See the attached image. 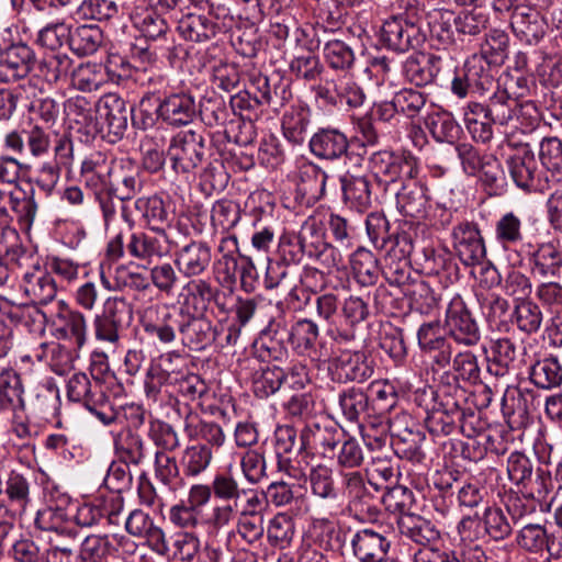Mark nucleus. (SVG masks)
<instances>
[{"instance_id": "nucleus-1", "label": "nucleus", "mask_w": 562, "mask_h": 562, "mask_svg": "<svg viewBox=\"0 0 562 562\" xmlns=\"http://www.w3.org/2000/svg\"><path fill=\"white\" fill-rule=\"evenodd\" d=\"M417 2V0H414ZM404 20L393 18L383 23L381 40L396 52L414 49L404 64V72L416 88L422 87V66L419 63V47L422 46V25L417 3H408Z\"/></svg>"}, {"instance_id": "nucleus-2", "label": "nucleus", "mask_w": 562, "mask_h": 562, "mask_svg": "<svg viewBox=\"0 0 562 562\" xmlns=\"http://www.w3.org/2000/svg\"><path fill=\"white\" fill-rule=\"evenodd\" d=\"M170 252L169 238L165 229L135 231L127 239L123 232L112 236L105 248L109 260L117 261L125 256L147 263L160 260Z\"/></svg>"}, {"instance_id": "nucleus-3", "label": "nucleus", "mask_w": 562, "mask_h": 562, "mask_svg": "<svg viewBox=\"0 0 562 562\" xmlns=\"http://www.w3.org/2000/svg\"><path fill=\"white\" fill-rule=\"evenodd\" d=\"M382 503L390 513L397 514L401 535L417 546L422 543V504L412 490L404 485L386 486Z\"/></svg>"}, {"instance_id": "nucleus-4", "label": "nucleus", "mask_w": 562, "mask_h": 562, "mask_svg": "<svg viewBox=\"0 0 562 562\" xmlns=\"http://www.w3.org/2000/svg\"><path fill=\"white\" fill-rule=\"evenodd\" d=\"M396 202L404 220L400 222L394 237L395 249L402 256H407L414 252L420 240L422 186H402Z\"/></svg>"}, {"instance_id": "nucleus-5", "label": "nucleus", "mask_w": 562, "mask_h": 562, "mask_svg": "<svg viewBox=\"0 0 562 562\" xmlns=\"http://www.w3.org/2000/svg\"><path fill=\"white\" fill-rule=\"evenodd\" d=\"M67 397L71 402L81 403L100 422H110L115 417L104 386L98 380L92 381L86 373H74L69 378Z\"/></svg>"}, {"instance_id": "nucleus-6", "label": "nucleus", "mask_w": 562, "mask_h": 562, "mask_svg": "<svg viewBox=\"0 0 562 562\" xmlns=\"http://www.w3.org/2000/svg\"><path fill=\"white\" fill-rule=\"evenodd\" d=\"M514 183L527 192H543L549 188V180L539 166L533 151L528 145L520 146L506 160Z\"/></svg>"}, {"instance_id": "nucleus-7", "label": "nucleus", "mask_w": 562, "mask_h": 562, "mask_svg": "<svg viewBox=\"0 0 562 562\" xmlns=\"http://www.w3.org/2000/svg\"><path fill=\"white\" fill-rule=\"evenodd\" d=\"M131 319L132 312L125 299L108 297L102 312L93 319L95 338L115 346Z\"/></svg>"}, {"instance_id": "nucleus-8", "label": "nucleus", "mask_w": 562, "mask_h": 562, "mask_svg": "<svg viewBox=\"0 0 562 562\" xmlns=\"http://www.w3.org/2000/svg\"><path fill=\"white\" fill-rule=\"evenodd\" d=\"M167 156L177 173H191L203 160L204 137L194 131L180 132L172 137Z\"/></svg>"}, {"instance_id": "nucleus-9", "label": "nucleus", "mask_w": 562, "mask_h": 562, "mask_svg": "<svg viewBox=\"0 0 562 562\" xmlns=\"http://www.w3.org/2000/svg\"><path fill=\"white\" fill-rule=\"evenodd\" d=\"M521 252L528 258L532 276L542 279L557 278L562 270V247L558 239H550L533 246L531 243L522 244Z\"/></svg>"}, {"instance_id": "nucleus-10", "label": "nucleus", "mask_w": 562, "mask_h": 562, "mask_svg": "<svg viewBox=\"0 0 562 562\" xmlns=\"http://www.w3.org/2000/svg\"><path fill=\"white\" fill-rule=\"evenodd\" d=\"M447 335L449 333L441 318H424V364L430 367L434 374L450 363L451 347Z\"/></svg>"}, {"instance_id": "nucleus-11", "label": "nucleus", "mask_w": 562, "mask_h": 562, "mask_svg": "<svg viewBox=\"0 0 562 562\" xmlns=\"http://www.w3.org/2000/svg\"><path fill=\"white\" fill-rule=\"evenodd\" d=\"M156 102L158 117L175 127L192 123L199 114V104L190 91L170 92L162 99L157 97Z\"/></svg>"}, {"instance_id": "nucleus-12", "label": "nucleus", "mask_w": 562, "mask_h": 562, "mask_svg": "<svg viewBox=\"0 0 562 562\" xmlns=\"http://www.w3.org/2000/svg\"><path fill=\"white\" fill-rule=\"evenodd\" d=\"M133 108L117 93H106L95 103L97 120L101 128H106L108 134L113 136L112 142L121 139L128 126V117Z\"/></svg>"}, {"instance_id": "nucleus-13", "label": "nucleus", "mask_w": 562, "mask_h": 562, "mask_svg": "<svg viewBox=\"0 0 562 562\" xmlns=\"http://www.w3.org/2000/svg\"><path fill=\"white\" fill-rule=\"evenodd\" d=\"M395 244L391 247L386 255V263L383 268V276L391 284H397L400 286H406L404 290L405 295L409 296L411 308L414 304H418L416 291L412 290L411 286L416 285L422 280V271L418 268L413 267L412 254L402 256L400 251H396Z\"/></svg>"}, {"instance_id": "nucleus-14", "label": "nucleus", "mask_w": 562, "mask_h": 562, "mask_svg": "<svg viewBox=\"0 0 562 562\" xmlns=\"http://www.w3.org/2000/svg\"><path fill=\"white\" fill-rule=\"evenodd\" d=\"M143 188L140 168L128 157L112 159L109 190L121 202L133 199Z\"/></svg>"}, {"instance_id": "nucleus-15", "label": "nucleus", "mask_w": 562, "mask_h": 562, "mask_svg": "<svg viewBox=\"0 0 562 562\" xmlns=\"http://www.w3.org/2000/svg\"><path fill=\"white\" fill-rule=\"evenodd\" d=\"M446 328L456 341L467 346L475 345L480 340V330L462 300H452L445 318Z\"/></svg>"}, {"instance_id": "nucleus-16", "label": "nucleus", "mask_w": 562, "mask_h": 562, "mask_svg": "<svg viewBox=\"0 0 562 562\" xmlns=\"http://www.w3.org/2000/svg\"><path fill=\"white\" fill-rule=\"evenodd\" d=\"M438 389L436 385L424 387V404L426 405L427 416L424 418V426L430 435H449L454 428L456 420H460L463 413L459 409L451 412L442 408V403H437Z\"/></svg>"}, {"instance_id": "nucleus-17", "label": "nucleus", "mask_w": 562, "mask_h": 562, "mask_svg": "<svg viewBox=\"0 0 562 562\" xmlns=\"http://www.w3.org/2000/svg\"><path fill=\"white\" fill-rule=\"evenodd\" d=\"M178 313L181 340L191 350H202L216 341V336L221 337L217 327H213L203 315L184 314L182 310Z\"/></svg>"}, {"instance_id": "nucleus-18", "label": "nucleus", "mask_w": 562, "mask_h": 562, "mask_svg": "<svg viewBox=\"0 0 562 562\" xmlns=\"http://www.w3.org/2000/svg\"><path fill=\"white\" fill-rule=\"evenodd\" d=\"M453 247L465 266H475L486 255L485 245L477 226L473 223H461L452 231Z\"/></svg>"}, {"instance_id": "nucleus-19", "label": "nucleus", "mask_w": 562, "mask_h": 562, "mask_svg": "<svg viewBox=\"0 0 562 562\" xmlns=\"http://www.w3.org/2000/svg\"><path fill=\"white\" fill-rule=\"evenodd\" d=\"M353 555L359 562H385L391 548L390 540L373 528H363L351 537Z\"/></svg>"}, {"instance_id": "nucleus-20", "label": "nucleus", "mask_w": 562, "mask_h": 562, "mask_svg": "<svg viewBox=\"0 0 562 562\" xmlns=\"http://www.w3.org/2000/svg\"><path fill=\"white\" fill-rule=\"evenodd\" d=\"M34 63L35 54L29 45L12 44L0 55V81L11 82L25 78Z\"/></svg>"}, {"instance_id": "nucleus-21", "label": "nucleus", "mask_w": 562, "mask_h": 562, "mask_svg": "<svg viewBox=\"0 0 562 562\" xmlns=\"http://www.w3.org/2000/svg\"><path fill=\"white\" fill-rule=\"evenodd\" d=\"M308 147L314 156L325 160H337L351 155L346 134L335 127L318 128L310 138Z\"/></svg>"}, {"instance_id": "nucleus-22", "label": "nucleus", "mask_w": 562, "mask_h": 562, "mask_svg": "<svg viewBox=\"0 0 562 562\" xmlns=\"http://www.w3.org/2000/svg\"><path fill=\"white\" fill-rule=\"evenodd\" d=\"M334 374L340 382H364L373 374V366L363 351L340 350L333 361Z\"/></svg>"}, {"instance_id": "nucleus-23", "label": "nucleus", "mask_w": 562, "mask_h": 562, "mask_svg": "<svg viewBox=\"0 0 562 562\" xmlns=\"http://www.w3.org/2000/svg\"><path fill=\"white\" fill-rule=\"evenodd\" d=\"M212 261L211 247L201 240H191L175 254V265L186 278L203 274Z\"/></svg>"}, {"instance_id": "nucleus-24", "label": "nucleus", "mask_w": 562, "mask_h": 562, "mask_svg": "<svg viewBox=\"0 0 562 562\" xmlns=\"http://www.w3.org/2000/svg\"><path fill=\"white\" fill-rule=\"evenodd\" d=\"M510 26L517 37L528 45L537 44L546 34L547 23L540 12L521 5L512 14Z\"/></svg>"}, {"instance_id": "nucleus-25", "label": "nucleus", "mask_w": 562, "mask_h": 562, "mask_svg": "<svg viewBox=\"0 0 562 562\" xmlns=\"http://www.w3.org/2000/svg\"><path fill=\"white\" fill-rule=\"evenodd\" d=\"M339 431L330 425L318 423L306 425L301 432L299 451L327 457L339 443Z\"/></svg>"}, {"instance_id": "nucleus-26", "label": "nucleus", "mask_w": 562, "mask_h": 562, "mask_svg": "<svg viewBox=\"0 0 562 562\" xmlns=\"http://www.w3.org/2000/svg\"><path fill=\"white\" fill-rule=\"evenodd\" d=\"M20 289L35 304H47L57 294V284L53 276L40 267L23 274Z\"/></svg>"}, {"instance_id": "nucleus-27", "label": "nucleus", "mask_w": 562, "mask_h": 562, "mask_svg": "<svg viewBox=\"0 0 562 562\" xmlns=\"http://www.w3.org/2000/svg\"><path fill=\"white\" fill-rule=\"evenodd\" d=\"M217 289L204 279H192L181 290V308L184 314L204 315L215 299Z\"/></svg>"}, {"instance_id": "nucleus-28", "label": "nucleus", "mask_w": 562, "mask_h": 562, "mask_svg": "<svg viewBox=\"0 0 562 562\" xmlns=\"http://www.w3.org/2000/svg\"><path fill=\"white\" fill-rule=\"evenodd\" d=\"M25 409L24 386L19 372L4 369L0 372V413Z\"/></svg>"}, {"instance_id": "nucleus-29", "label": "nucleus", "mask_w": 562, "mask_h": 562, "mask_svg": "<svg viewBox=\"0 0 562 562\" xmlns=\"http://www.w3.org/2000/svg\"><path fill=\"white\" fill-rule=\"evenodd\" d=\"M177 30L186 41L204 43L214 38L220 27L212 18L190 12L178 21Z\"/></svg>"}, {"instance_id": "nucleus-30", "label": "nucleus", "mask_w": 562, "mask_h": 562, "mask_svg": "<svg viewBox=\"0 0 562 562\" xmlns=\"http://www.w3.org/2000/svg\"><path fill=\"white\" fill-rule=\"evenodd\" d=\"M319 329L315 322L302 318L290 327V338L293 350L302 356H307L312 360H319L322 353L316 350Z\"/></svg>"}, {"instance_id": "nucleus-31", "label": "nucleus", "mask_w": 562, "mask_h": 562, "mask_svg": "<svg viewBox=\"0 0 562 562\" xmlns=\"http://www.w3.org/2000/svg\"><path fill=\"white\" fill-rule=\"evenodd\" d=\"M310 485L313 495L331 504V514H338L342 506V495L335 484L334 472L327 467L311 470Z\"/></svg>"}, {"instance_id": "nucleus-32", "label": "nucleus", "mask_w": 562, "mask_h": 562, "mask_svg": "<svg viewBox=\"0 0 562 562\" xmlns=\"http://www.w3.org/2000/svg\"><path fill=\"white\" fill-rule=\"evenodd\" d=\"M112 159L102 153H93L82 161L80 175L93 192L109 188Z\"/></svg>"}, {"instance_id": "nucleus-33", "label": "nucleus", "mask_w": 562, "mask_h": 562, "mask_svg": "<svg viewBox=\"0 0 562 562\" xmlns=\"http://www.w3.org/2000/svg\"><path fill=\"white\" fill-rule=\"evenodd\" d=\"M183 431L190 440H202L209 447H222L226 439L223 428L217 423L203 420L191 412L184 417Z\"/></svg>"}, {"instance_id": "nucleus-34", "label": "nucleus", "mask_w": 562, "mask_h": 562, "mask_svg": "<svg viewBox=\"0 0 562 562\" xmlns=\"http://www.w3.org/2000/svg\"><path fill=\"white\" fill-rule=\"evenodd\" d=\"M296 281H303V279L297 276V269L295 267L281 260H270L268 262L263 279V284L267 290L271 291L278 288L289 289V296L291 299H299L296 294Z\"/></svg>"}, {"instance_id": "nucleus-35", "label": "nucleus", "mask_w": 562, "mask_h": 562, "mask_svg": "<svg viewBox=\"0 0 562 562\" xmlns=\"http://www.w3.org/2000/svg\"><path fill=\"white\" fill-rule=\"evenodd\" d=\"M344 201L349 207L363 212L370 207L372 194L370 181L364 176L345 175L341 178Z\"/></svg>"}, {"instance_id": "nucleus-36", "label": "nucleus", "mask_w": 562, "mask_h": 562, "mask_svg": "<svg viewBox=\"0 0 562 562\" xmlns=\"http://www.w3.org/2000/svg\"><path fill=\"white\" fill-rule=\"evenodd\" d=\"M114 449L120 461L127 464L138 465L146 457L144 440L130 428L123 429L115 435Z\"/></svg>"}, {"instance_id": "nucleus-37", "label": "nucleus", "mask_w": 562, "mask_h": 562, "mask_svg": "<svg viewBox=\"0 0 562 562\" xmlns=\"http://www.w3.org/2000/svg\"><path fill=\"white\" fill-rule=\"evenodd\" d=\"M355 278L362 286H370L378 282L383 269L379 266L378 258L366 248H358L350 259Z\"/></svg>"}, {"instance_id": "nucleus-38", "label": "nucleus", "mask_w": 562, "mask_h": 562, "mask_svg": "<svg viewBox=\"0 0 562 562\" xmlns=\"http://www.w3.org/2000/svg\"><path fill=\"white\" fill-rule=\"evenodd\" d=\"M157 318L144 323V330L156 337L162 344H170L176 339V331H179V313L167 307L156 308Z\"/></svg>"}, {"instance_id": "nucleus-39", "label": "nucleus", "mask_w": 562, "mask_h": 562, "mask_svg": "<svg viewBox=\"0 0 562 562\" xmlns=\"http://www.w3.org/2000/svg\"><path fill=\"white\" fill-rule=\"evenodd\" d=\"M25 256L22 243L0 249V290L14 288Z\"/></svg>"}, {"instance_id": "nucleus-40", "label": "nucleus", "mask_w": 562, "mask_h": 562, "mask_svg": "<svg viewBox=\"0 0 562 562\" xmlns=\"http://www.w3.org/2000/svg\"><path fill=\"white\" fill-rule=\"evenodd\" d=\"M518 100L512 98L506 90H497L484 105L485 116L493 124L507 125L517 116Z\"/></svg>"}, {"instance_id": "nucleus-41", "label": "nucleus", "mask_w": 562, "mask_h": 562, "mask_svg": "<svg viewBox=\"0 0 562 562\" xmlns=\"http://www.w3.org/2000/svg\"><path fill=\"white\" fill-rule=\"evenodd\" d=\"M123 0H82L77 8V14L83 20L109 21L124 14Z\"/></svg>"}, {"instance_id": "nucleus-42", "label": "nucleus", "mask_w": 562, "mask_h": 562, "mask_svg": "<svg viewBox=\"0 0 562 562\" xmlns=\"http://www.w3.org/2000/svg\"><path fill=\"white\" fill-rule=\"evenodd\" d=\"M134 207L150 231L164 229L162 225L169 222V212L158 195L140 196Z\"/></svg>"}, {"instance_id": "nucleus-43", "label": "nucleus", "mask_w": 562, "mask_h": 562, "mask_svg": "<svg viewBox=\"0 0 562 562\" xmlns=\"http://www.w3.org/2000/svg\"><path fill=\"white\" fill-rule=\"evenodd\" d=\"M311 122L310 110L304 106H292L282 117V132L284 137L294 145L305 140Z\"/></svg>"}, {"instance_id": "nucleus-44", "label": "nucleus", "mask_w": 562, "mask_h": 562, "mask_svg": "<svg viewBox=\"0 0 562 562\" xmlns=\"http://www.w3.org/2000/svg\"><path fill=\"white\" fill-rule=\"evenodd\" d=\"M527 395L519 390H507L502 398V412L512 429L520 428L528 423Z\"/></svg>"}, {"instance_id": "nucleus-45", "label": "nucleus", "mask_w": 562, "mask_h": 562, "mask_svg": "<svg viewBox=\"0 0 562 562\" xmlns=\"http://www.w3.org/2000/svg\"><path fill=\"white\" fill-rule=\"evenodd\" d=\"M429 40L432 46L446 45L452 40V22L456 16L452 11L434 9L426 14Z\"/></svg>"}, {"instance_id": "nucleus-46", "label": "nucleus", "mask_w": 562, "mask_h": 562, "mask_svg": "<svg viewBox=\"0 0 562 562\" xmlns=\"http://www.w3.org/2000/svg\"><path fill=\"white\" fill-rule=\"evenodd\" d=\"M103 42V33L97 25H80L70 31L69 48L78 56L94 54Z\"/></svg>"}, {"instance_id": "nucleus-47", "label": "nucleus", "mask_w": 562, "mask_h": 562, "mask_svg": "<svg viewBox=\"0 0 562 562\" xmlns=\"http://www.w3.org/2000/svg\"><path fill=\"white\" fill-rule=\"evenodd\" d=\"M395 104L402 113L412 120L411 137L414 144H417L422 136L420 119L418 117L422 109V92L413 88H404L396 93Z\"/></svg>"}, {"instance_id": "nucleus-48", "label": "nucleus", "mask_w": 562, "mask_h": 562, "mask_svg": "<svg viewBox=\"0 0 562 562\" xmlns=\"http://www.w3.org/2000/svg\"><path fill=\"white\" fill-rule=\"evenodd\" d=\"M323 58L334 70L348 71L355 64V52L349 44L338 38L324 42Z\"/></svg>"}, {"instance_id": "nucleus-49", "label": "nucleus", "mask_w": 562, "mask_h": 562, "mask_svg": "<svg viewBox=\"0 0 562 562\" xmlns=\"http://www.w3.org/2000/svg\"><path fill=\"white\" fill-rule=\"evenodd\" d=\"M467 130L476 142L487 143L493 137V122L485 116L484 105L471 102L464 110Z\"/></svg>"}, {"instance_id": "nucleus-50", "label": "nucleus", "mask_w": 562, "mask_h": 562, "mask_svg": "<svg viewBox=\"0 0 562 562\" xmlns=\"http://www.w3.org/2000/svg\"><path fill=\"white\" fill-rule=\"evenodd\" d=\"M212 459V448L207 445L188 446L180 459L182 472L186 476L196 477L210 467Z\"/></svg>"}, {"instance_id": "nucleus-51", "label": "nucleus", "mask_w": 562, "mask_h": 562, "mask_svg": "<svg viewBox=\"0 0 562 562\" xmlns=\"http://www.w3.org/2000/svg\"><path fill=\"white\" fill-rule=\"evenodd\" d=\"M530 380L538 387L549 390L562 383V366L555 357L538 360L530 369Z\"/></svg>"}, {"instance_id": "nucleus-52", "label": "nucleus", "mask_w": 562, "mask_h": 562, "mask_svg": "<svg viewBox=\"0 0 562 562\" xmlns=\"http://www.w3.org/2000/svg\"><path fill=\"white\" fill-rule=\"evenodd\" d=\"M240 220V207L231 200L216 201L211 210V224L214 234H227Z\"/></svg>"}, {"instance_id": "nucleus-53", "label": "nucleus", "mask_w": 562, "mask_h": 562, "mask_svg": "<svg viewBox=\"0 0 562 562\" xmlns=\"http://www.w3.org/2000/svg\"><path fill=\"white\" fill-rule=\"evenodd\" d=\"M424 562H458L450 558L449 549L440 531L430 521L424 520Z\"/></svg>"}, {"instance_id": "nucleus-54", "label": "nucleus", "mask_w": 562, "mask_h": 562, "mask_svg": "<svg viewBox=\"0 0 562 562\" xmlns=\"http://www.w3.org/2000/svg\"><path fill=\"white\" fill-rule=\"evenodd\" d=\"M285 379L283 369L262 367L252 374V391L257 397L267 398L280 390Z\"/></svg>"}, {"instance_id": "nucleus-55", "label": "nucleus", "mask_w": 562, "mask_h": 562, "mask_svg": "<svg viewBox=\"0 0 562 562\" xmlns=\"http://www.w3.org/2000/svg\"><path fill=\"white\" fill-rule=\"evenodd\" d=\"M508 35L501 30H492L481 44L480 54L473 56L483 57L490 65H501L507 58Z\"/></svg>"}, {"instance_id": "nucleus-56", "label": "nucleus", "mask_w": 562, "mask_h": 562, "mask_svg": "<svg viewBox=\"0 0 562 562\" xmlns=\"http://www.w3.org/2000/svg\"><path fill=\"white\" fill-rule=\"evenodd\" d=\"M4 493L14 510L23 514L30 503V482L25 475L11 471L5 481Z\"/></svg>"}, {"instance_id": "nucleus-57", "label": "nucleus", "mask_w": 562, "mask_h": 562, "mask_svg": "<svg viewBox=\"0 0 562 562\" xmlns=\"http://www.w3.org/2000/svg\"><path fill=\"white\" fill-rule=\"evenodd\" d=\"M548 533L544 526L540 524H527L516 533L517 546L529 553L542 554L544 546H548Z\"/></svg>"}, {"instance_id": "nucleus-58", "label": "nucleus", "mask_w": 562, "mask_h": 562, "mask_svg": "<svg viewBox=\"0 0 562 562\" xmlns=\"http://www.w3.org/2000/svg\"><path fill=\"white\" fill-rule=\"evenodd\" d=\"M422 434L419 430H413L408 427L400 430L394 442L395 452L401 459L411 462L412 465H418L422 462Z\"/></svg>"}, {"instance_id": "nucleus-59", "label": "nucleus", "mask_w": 562, "mask_h": 562, "mask_svg": "<svg viewBox=\"0 0 562 562\" xmlns=\"http://www.w3.org/2000/svg\"><path fill=\"white\" fill-rule=\"evenodd\" d=\"M513 317L518 329L526 334L537 333L543 321L540 306L530 300L520 301L515 306Z\"/></svg>"}, {"instance_id": "nucleus-60", "label": "nucleus", "mask_w": 562, "mask_h": 562, "mask_svg": "<svg viewBox=\"0 0 562 562\" xmlns=\"http://www.w3.org/2000/svg\"><path fill=\"white\" fill-rule=\"evenodd\" d=\"M496 240L503 246L517 245L522 241V222L514 212L503 214L495 223Z\"/></svg>"}, {"instance_id": "nucleus-61", "label": "nucleus", "mask_w": 562, "mask_h": 562, "mask_svg": "<svg viewBox=\"0 0 562 562\" xmlns=\"http://www.w3.org/2000/svg\"><path fill=\"white\" fill-rule=\"evenodd\" d=\"M301 190L313 199L324 195L327 173L314 162L303 164L300 168Z\"/></svg>"}, {"instance_id": "nucleus-62", "label": "nucleus", "mask_w": 562, "mask_h": 562, "mask_svg": "<svg viewBox=\"0 0 562 562\" xmlns=\"http://www.w3.org/2000/svg\"><path fill=\"white\" fill-rule=\"evenodd\" d=\"M71 25L65 21L46 24L37 32L36 44L49 50H57L65 44L69 45Z\"/></svg>"}, {"instance_id": "nucleus-63", "label": "nucleus", "mask_w": 562, "mask_h": 562, "mask_svg": "<svg viewBox=\"0 0 562 562\" xmlns=\"http://www.w3.org/2000/svg\"><path fill=\"white\" fill-rule=\"evenodd\" d=\"M326 231L341 249L353 247L356 240V226L346 217L329 213L326 220Z\"/></svg>"}, {"instance_id": "nucleus-64", "label": "nucleus", "mask_w": 562, "mask_h": 562, "mask_svg": "<svg viewBox=\"0 0 562 562\" xmlns=\"http://www.w3.org/2000/svg\"><path fill=\"white\" fill-rule=\"evenodd\" d=\"M294 520L286 514L276 515L269 522L267 537L271 546L285 549L293 540Z\"/></svg>"}]
</instances>
